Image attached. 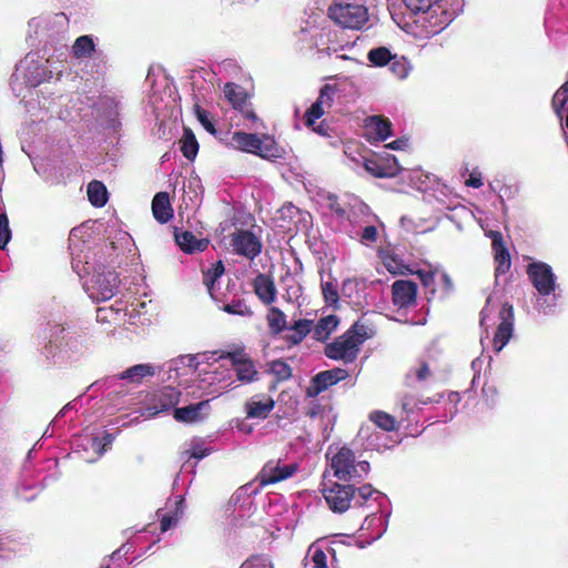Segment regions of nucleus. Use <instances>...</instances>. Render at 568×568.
<instances>
[{
	"label": "nucleus",
	"instance_id": "f257e3e1",
	"mask_svg": "<svg viewBox=\"0 0 568 568\" xmlns=\"http://www.w3.org/2000/svg\"><path fill=\"white\" fill-rule=\"evenodd\" d=\"M515 314L513 305L489 296L486 306L480 313V326L488 336V328L495 327L493 336V348L499 353L514 335Z\"/></svg>",
	"mask_w": 568,
	"mask_h": 568
},
{
	"label": "nucleus",
	"instance_id": "f03ea898",
	"mask_svg": "<svg viewBox=\"0 0 568 568\" xmlns=\"http://www.w3.org/2000/svg\"><path fill=\"white\" fill-rule=\"evenodd\" d=\"M367 331L364 323L355 322L344 334L325 345V356L334 361L353 363L361 351V345L371 337Z\"/></svg>",
	"mask_w": 568,
	"mask_h": 568
},
{
	"label": "nucleus",
	"instance_id": "7ed1b4c3",
	"mask_svg": "<svg viewBox=\"0 0 568 568\" xmlns=\"http://www.w3.org/2000/svg\"><path fill=\"white\" fill-rule=\"evenodd\" d=\"M225 144L234 150L252 153L265 160L281 158L277 143L273 138L265 134L260 138L255 133L236 131L232 133Z\"/></svg>",
	"mask_w": 568,
	"mask_h": 568
},
{
	"label": "nucleus",
	"instance_id": "20e7f679",
	"mask_svg": "<svg viewBox=\"0 0 568 568\" xmlns=\"http://www.w3.org/2000/svg\"><path fill=\"white\" fill-rule=\"evenodd\" d=\"M331 467L334 476L339 480L359 484L371 471V465L366 460L356 462L354 452L343 446L331 458Z\"/></svg>",
	"mask_w": 568,
	"mask_h": 568
},
{
	"label": "nucleus",
	"instance_id": "39448f33",
	"mask_svg": "<svg viewBox=\"0 0 568 568\" xmlns=\"http://www.w3.org/2000/svg\"><path fill=\"white\" fill-rule=\"evenodd\" d=\"M527 274L538 293L542 296L537 302L539 312L550 314L554 312L555 303H548L546 296L555 293L556 275L551 267L542 262H534L529 264Z\"/></svg>",
	"mask_w": 568,
	"mask_h": 568
},
{
	"label": "nucleus",
	"instance_id": "423d86ee",
	"mask_svg": "<svg viewBox=\"0 0 568 568\" xmlns=\"http://www.w3.org/2000/svg\"><path fill=\"white\" fill-rule=\"evenodd\" d=\"M219 359H229L235 371L236 378L247 384L257 379L258 372L244 346L233 345L231 349H219L213 353Z\"/></svg>",
	"mask_w": 568,
	"mask_h": 568
},
{
	"label": "nucleus",
	"instance_id": "0eeeda50",
	"mask_svg": "<svg viewBox=\"0 0 568 568\" xmlns=\"http://www.w3.org/2000/svg\"><path fill=\"white\" fill-rule=\"evenodd\" d=\"M328 16L343 28L356 30L368 20L366 7L354 3H335L328 8Z\"/></svg>",
	"mask_w": 568,
	"mask_h": 568
},
{
	"label": "nucleus",
	"instance_id": "6e6552de",
	"mask_svg": "<svg viewBox=\"0 0 568 568\" xmlns=\"http://www.w3.org/2000/svg\"><path fill=\"white\" fill-rule=\"evenodd\" d=\"M323 496L333 513H345L351 507L356 488L353 484L334 483L332 487L322 490Z\"/></svg>",
	"mask_w": 568,
	"mask_h": 568
},
{
	"label": "nucleus",
	"instance_id": "1a4fd4ad",
	"mask_svg": "<svg viewBox=\"0 0 568 568\" xmlns=\"http://www.w3.org/2000/svg\"><path fill=\"white\" fill-rule=\"evenodd\" d=\"M298 470L296 463L282 465L281 460H268L256 476L260 486L265 487L292 477Z\"/></svg>",
	"mask_w": 568,
	"mask_h": 568
},
{
	"label": "nucleus",
	"instance_id": "9d476101",
	"mask_svg": "<svg viewBox=\"0 0 568 568\" xmlns=\"http://www.w3.org/2000/svg\"><path fill=\"white\" fill-rule=\"evenodd\" d=\"M231 245L235 254L253 261L262 252V242L248 230H236L231 235Z\"/></svg>",
	"mask_w": 568,
	"mask_h": 568
},
{
	"label": "nucleus",
	"instance_id": "9b49d317",
	"mask_svg": "<svg viewBox=\"0 0 568 568\" xmlns=\"http://www.w3.org/2000/svg\"><path fill=\"white\" fill-rule=\"evenodd\" d=\"M181 395L182 393L178 388L171 386L155 390L145 407L148 416L154 417L160 413L175 408L180 402Z\"/></svg>",
	"mask_w": 568,
	"mask_h": 568
},
{
	"label": "nucleus",
	"instance_id": "f8f14e48",
	"mask_svg": "<svg viewBox=\"0 0 568 568\" xmlns=\"http://www.w3.org/2000/svg\"><path fill=\"white\" fill-rule=\"evenodd\" d=\"M364 169L377 179H392L402 171L397 158L393 154L365 159Z\"/></svg>",
	"mask_w": 568,
	"mask_h": 568
},
{
	"label": "nucleus",
	"instance_id": "ddd939ff",
	"mask_svg": "<svg viewBox=\"0 0 568 568\" xmlns=\"http://www.w3.org/2000/svg\"><path fill=\"white\" fill-rule=\"evenodd\" d=\"M348 376V372L339 367L320 372L312 377L311 385L306 389V395L308 397H316L329 387L345 381Z\"/></svg>",
	"mask_w": 568,
	"mask_h": 568
},
{
	"label": "nucleus",
	"instance_id": "4468645a",
	"mask_svg": "<svg viewBox=\"0 0 568 568\" xmlns=\"http://www.w3.org/2000/svg\"><path fill=\"white\" fill-rule=\"evenodd\" d=\"M480 227L484 230L486 236L491 239V245L495 254L496 262V277L501 274H505L509 271L511 262L510 255L504 244L503 235L498 231L487 230L486 225L479 221Z\"/></svg>",
	"mask_w": 568,
	"mask_h": 568
},
{
	"label": "nucleus",
	"instance_id": "2eb2a0df",
	"mask_svg": "<svg viewBox=\"0 0 568 568\" xmlns=\"http://www.w3.org/2000/svg\"><path fill=\"white\" fill-rule=\"evenodd\" d=\"M417 284L409 280H397L392 285L393 304L399 308H408L416 305Z\"/></svg>",
	"mask_w": 568,
	"mask_h": 568
},
{
	"label": "nucleus",
	"instance_id": "dca6fc26",
	"mask_svg": "<svg viewBox=\"0 0 568 568\" xmlns=\"http://www.w3.org/2000/svg\"><path fill=\"white\" fill-rule=\"evenodd\" d=\"M364 131L368 141H386L393 135V124L383 115H372L365 119Z\"/></svg>",
	"mask_w": 568,
	"mask_h": 568
},
{
	"label": "nucleus",
	"instance_id": "f3484780",
	"mask_svg": "<svg viewBox=\"0 0 568 568\" xmlns=\"http://www.w3.org/2000/svg\"><path fill=\"white\" fill-rule=\"evenodd\" d=\"M253 291L258 300L265 304L271 305L276 300L277 290L274 280L264 273H260L252 282Z\"/></svg>",
	"mask_w": 568,
	"mask_h": 568
},
{
	"label": "nucleus",
	"instance_id": "a211bd4d",
	"mask_svg": "<svg viewBox=\"0 0 568 568\" xmlns=\"http://www.w3.org/2000/svg\"><path fill=\"white\" fill-rule=\"evenodd\" d=\"M275 407V400L271 396L255 395L245 403L247 418L265 419Z\"/></svg>",
	"mask_w": 568,
	"mask_h": 568
},
{
	"label": "nucleus",
	"instance_id": "6ab92c4d",
	"mask_svg": "<svg viewBox=\"0 0 568 568\" xmlns=\"http://www.w3.org/2000/svg\"><path fill=\"white\" fill-rule=\"evenodd\" d=\"M174 239L180 248L187 254L203 252L209 246V240L197 239L191 231L175 229Z\"/></svg>",
	"mask_w": 568,
	"mask_h": 568
},
{
	"label": "nucleus",
	"instance_id": "aec40b11",
	"mask_svg": "<svg viewBox=\"0 0 568 568\" xmlns=\"http://www.w3.org/2000/svg\"><path fill=\"white\" fill-rule=\"evenodd\" d=\"M152 213L154 219L161 223H168L173 217V207L168 192H159L152 200Z\"/></svg>",
	"mask_w": 568,
	"mask_h": 568
},
{
	"label": "nucleus",
	"instance_id": "412c9836",
	"mask_svg": "<svg viewBox=\"0 0 568 568\" xmlns=\"http://www.w3.org/2000/svg\"><path fill=\"white\" fill-rule=\"evenodd\" d=\"M206 406H209V400H202L195 404H190L184 407H175L173 409V417L179 423H196L202 420L203 416L201 412Z\"/></svg>",
	"mask_w": 568,
	"mask_h": 568
},
{
	"label": "nucleus",
	"instance_id": "4be33fe9",
	"mask_svg": "<svg viewBox=\"0 0 568 568\" xmlns=\"http://www.w3.org/2000/svg\"><path fill=\"white\" fill-rule=\"evenodd\" d=\"M184 514V498L182 496H178L174 503V509L169 513L161 514L159 509L156 515L160 517V530L162 532L168 531L172 527H174Z\"/></svg>",
	"mask_w": 568,
	"mask_h": 568
},
{
	"label": "nucleus",
	"instance_id": "5701e85b",
	"mask_svg": "<svg viewBox=\"0 0 568 568\" xmlns=\"http://www.w3.org/2000/svg\"><path fill=\"white\" fill-rule=\"evenodd\" d=\"M118 277L113 273L100 274L95 281V290L98 300L108 301L112 298L118 292Z\"/></svg>",
	"mask_w": 568,
	"mask_h": 568
},
{
	"label": "nucleus",
	"instance_id": "b1692460",
	"mask_svg": "<svg viewBox=\"0 0 568 568\" xmlns=\"http://www.w3.org/2000/svg\"><path fill=\"white\" fill-rule=\"evenodd\" d=\"M266 373L274 377V381L270 386L271 390H275L278 384L291 379L293 376L292 367L281 358L270 362Z\"/></svg>",
	"mask_w": 568,
	"mask_h": 568
},
{
	"label": "nucleus",
	"instance_id": "393cba45",
	"mask_svg": "<svg viewBox=\"0 0 568 568\" xmlns=\"http://www.w3.org/2000/svg\"><path fill=\"white\" fill-rule=\"evenodd\" d=\"M338 324L339 318L334 314L320 318L313 327V338L318 342H325L336 331Z\"/></svg>",
	"mask_w": 568,
	"mask_h": 568
},
{
	"label": "nucleus",
	"instance_id": "a878e982",
	"mask_svg": "<svg viewBox=\"0 0 568 568\" xmlns=\"http://www.w3.org/2000/svg\"><path fill=\"white\" fill-rule=\"evenodd\" d=\"M154 374L155 369L151 364H138L120 373L118 378L132 384H140L145 377H152Z\"/></svg>",
	"mask_w": 568,
	"mask_h": 568
},
{
	"label": "nucleus",
	"instance_id": "bb28decb",
	"mask_svg": "<svg viewBox=\"0 0 568 568\" xmlns=\"http://www.w3.org/2000/svg\"><path fill=\"white\" fill-rule=\"evenodd\" d=\"M268 331L272 335H280L287 328L286 315L284 312L276 307L271 306L266 314Z\"/></svg>",
	"mask_w": 568,
	"mask_h": 568
},
{
	"label": "nucleus",
	"instance_id": "cd10ccee",
	"mask_svg": "<svg viewBox=\"0 0 568 568\" xmlns=\"http://www.w3.org/2000/svg\"><path fill=\"white\" fill-rule=\"evenodd\" d=\"M87 193L90 203L95 207H102L108 202V190L101 181H91L88 184Z\"/></svg>",
	"mask_w": 568,
	"mask_h": 568
},
{
	"label": "nucleus",
	"instance_id": "c85d7f7f",
	"mask_svg": "<svg viewBox=\"0 0 568 568\" xmlns=\"http://www.w3.org/2000/svg\"><path fill=\"white\" fill-rule=\"evenodd\" d=\"M180 143V150L183 156L190 161H193L199 152V143L193 131L190 128H184L183 136Z\"/></svg>",
	"mask_w": 568,
	"mask_h": 568
},
{
	"label": "nucleus",
	"instance_id": "c756f323",
	"mask_svg": "<svg viewBox=\"0 0 568 568\" xmlns=\"http://www.w3.org/2000/svg\"><path fill=\"white\" fill-rule=\"evenodd\" d=\"M95 51V44L91 36H80L72 45V54L77 59L91 58Z\"/></svg>",
	"mask_w": 568,
	"mask_h": 568
},
{
	"label": "nucleus",
	"instance_id": "7c9ffc66",
	"mask_svg": "<svg viewBox=\"0 0 568 568\" xmlns=\"http://www.w3.org/2000/svg\"><path fill=\"white\" fill-rule=\"evenodd\" d=\"M224 95L234 109L243 106L244 102H246L248 98L247 92L242 87L233 82H227L224 85Z\"/></svg>",
	"mask_w": 568,
	"mask_h": 568
},
{
	"label": "nucleus",
	"instance_id": "2f4dec72",
	"mask_svg": "<svg viewBox=\"0 0 568 568\" xmlns=\"http://www.w3.org/2000/svg\"><path fill=\"white\" fill-rule=\"evenodd\" d=\"M312 328L313 321L311 320L303 318L295 321L291 326L293 334L287 336V341L293 345H297L311 333Z\"/></svg>",
	"mask_w": 568,
	"mask_h": 568
},
{
	"label": "nucleus",
	"instance_id": "473e14b6",
	"mask_svg": "<svg viewBox=\"0 0 568 568\" xmlns=\"http://www.w3.org/2000/svg\"><path fill=\"white\" fill-rule=\"evenodd\" d=\"M378 256L383 263V265L387 268L388 272L396 274V273H403L404 268L406 267L404 265L403 260L395 254L390 250H381L378 252Z\"/></svg>",
	"mask_w": 568,
	"mask_h": 568
},
{
	"label": "nucleus",
	"instance_id": "72a5a7b5",
	"mask_svg": "<svg viewBox=\"0 0 568 568\" xmlns=\"http://www.w3.org/2000/svg\"><path fill=\"white\" fill-rule=\"evenodd\" d=\"M369 419L381 429L386 432H393L398 428V423L395 417L383 410L372 412Z\"/></svg>",
	"mask_w": 568,
	"mask_h": 568
},
{
	"label": "nucleus",
	"instance_id": "f704fd0d",
	"mask_svg": "<svg viewBox=\"0 0 568 568\" xmlns=\"http://www.w3.org/2000/svg\"><path fill=\"white\" fill-rule=\"evenodd\" d=\"M394 55H392L390 51L386 47H378L375 49H372L367 58L371 63H373L376 67H384L394 59Z\"/></svg>",
	"mask_w": 568,
	"mask_h": 568
},
{
	"label": "nucleus",
	"instance_id": "c9c22d12",
	"mask_svg": "<svg viewBox=\"0 0 568 568\" xmlns=\"http://www.w3.org/2000/svg\"><path fill=\"white\" fill-rule=\"evenodd\" d=\"M225 267L223 262L220 260L211 265L205 272H203V281L211 292L214 283L224 274Z\"/></svg>",
	"mask_w": 568,
	"mask_h": 568
},
{
	"label": "nucleus",
	"instance_id": "e433bc0d",
	"mask_svg": "<svg viewBox=\"0 0 568 568\" xmlns=\"http://www.w3.org/2000/svg\"><path fill=\"white\" fill-rule=\"evenodd\" d=\"M407 9L414 13H426L438 4L439 0H403Z\"/></svg>",
	"mask_w": 568,
	"mask_h": 568
},
{
	"label": "nucleus",
	"instance_id": "4c0bfd02",
	"mask_svg": "<svg viewBox=\"0 0 568 568\" xmlns=\"http://www.w3.org/2000/svg\"><path fill=\"white\" fill-rule=\"evenodd\" d=\"M223 311L240 316H251L253 314L250 306L243 300H234L223 306Z\"/></svg>",
	"mask_w": 568,
	"mask_h": 568
},
{
	"label": "nucleus",
	"instance_id": "58836bf2",
	"mask_svg": "<svg viewBox=\"0 0 568 568\" xmlns=\"http://www.w3.org/2000/svg\"><path fill=\"white\" fill-rule=\"evenodd\" d=\"M325 113V108L322 104L321 101H315L310 109L305 112V125L306 126H313L315 125L316 121L323 116Z\"/></svg>",
	"mask_w": 568,
	"mask_h": 568
},
{
	"label": "nucleus",
	"instance_id": "ea45409f",
	"mask_svg": "<svg viewBox=\"0 0 568 568\" xmlns=\"http://www.w3.org/2000/svg\"><path fill=\"white\" fill-rule=\"evenodd\" d=\"M337 93V87L335 84H324L320 90V95L316 101L322 100V104L325 109H329L333 105L334 97Z\"/></svg>",
	"mask_w": 568,
	"mask_h": 568
},
{
	"label": "nucleus",
	"instance_id": "a19ab883",
	"mask_svg": "<svg viewBox=\"0 0 568 568\" xmlns=\"http://www.w3.org/2000/svg\"><path fill=\"white\" fill-rule=\"evenodd\" d=\"M430 376L432 371L429 368L428 363L420 361L419 366L417 368H413L407 373L406 382L409 383L412 378H415L418 382H424Z\"/></svg>",
	"mask_w": 568,
	"mask_h": 568
},
{
	"label": "nucleus",
	"instance_id": "79ce46f5",
	"mask_svg": "<svg viewBox=\"0 0 568 568\" xmlns=\"http://www.w3.org/2000/svg\"><path fill=\"white\" fill-rule=\"evenodd\" d=\"M324 301L329 305H335L339 301L337 286L332 282H322L321 284Z\"/></svg>",
	"mask_w": 568,
	"mask_h": 568
},
{
	"label": "nucleus",
	"instance_id": "37998d69",
	"mask_svg": "<svg viewBox=\"0 0 568 568\" xmlns=\"http://www.w3.org/2000/svg\"><path fill=\"white\" fill-rule=\"evenodd\" d=\"M195 114L202 126L211 134L216 135V129L214 123L209 116V112L202 109L200 105H195Z\"/></svg>",
	"mask_w": 568,
	"mask_h": 568
},
{
	"label": "nucleus",
	"instance_id": "c03bdc74",
	"mask_svg": "<svg viewBox=\"0 0 568 568\" xmlns=\"http://www.w3.org/2000/svg\"><path fill=\"white\" fill-rule=\"evenodd\" d=\"M11 239L9 219L6 213L0 215V248L4 250Z\"/></svg>",
	"mask_w": 568,
	"mask_h": 568
},
{
	"label": "nucleus",
	"instance_id": "a18cd8bd",
	"mask_svg": "<svg viewBox=\"0 0 568 568\" xmlns=\"http://www.w3.org/2000/svg\"><path fill=\"white\" fill-rule=\"evenodd\" d=\"M390 61L392 72L399 79H404L408 75L409 67L405 59H397L396 55Z\"/></svg>",
	"mask_w": 568,
	"mask_h": 568
},
{
	"label": "nucleus",
	"instance_id": "49530a36",
	"mask_svg": "<svg viewBox=\"0 0 568 568\" xmlns=\"http://www.w3.org/2000/svg\"><path fill=\"white\" fill-rule=\"evenodd\" d=\"M64 332H65V328L63 325L55 324L52 327L51 339L49 342V345L45 346V348L51 347L53 342L58 343V345H57L58 347L68 346L69 342L64 341L65 339Z\"/></svg>",
	"mask_w": 568,
	"mask_h": 568
},
{
	"label": "nucleus",
	"instance_id": "de8ad7c7",
	"mask_svg": "<svg viewBox=\"0 0 568 568\" xmlns=\"http://www.w3.org/2000/svg\"><path fill=\"white\" fill-rule=\"evenodd\" d=\"M308 552L314 568H327V557L321 548L311 546Z\"/></svg>",
	"mask_w": 568,
	"mask_h": 568
},
{
	"label": "nucleus",
	"instance_id": "09e8293b",
	"mask_svg": "<svg viewBox=\"0 0 568 568\" xmlns=\"http://www.w3.org/2000/svg\"><path fill=\"white\" fill-rule=\"evenodd\" d=\"M113 440V434L105 432L102 437H94L92 439V448L102 454L106 450V447L112 445Z\"/></svg>",
	"mask_w": 568,
	"mask_h": 568
},
{
	"label": "nucleus",
	"instance_id": "8fccbe9b",
	"mask_svg": "<svg viewBox=\"0 0 568 568\" xmlns=\"http://www.w3.org/2000/svg\"><path fill=\"white\" fill-rule=\"evenodd\" d=\"M464 185L473 189H479L484 185L483 173L478 169L470 171L468 178L464 181Z\"/></svg>",
	"mask_w": 568,
	"mask_h": 568
},
{
	"label": "nucleus",
	"instance_id": "3c124183",
	"mask_svg": "<svg viewBox=\"0 0 568 568\" xmlns=\"http://www.w3.org/2000/svg\"><path fill=\"white\" fill-rule=\"evenodd\" d=\"M378 237L377 227L374 225H367L363 229L362 235H361V242L363 244H371L375 243Z\"/></svg>",
	"mask_w": 568,
	"mask_h": 568
},
{
	"label": "nucleus",
	"instance_id": "603ef678",
	"mask_svg": "<svg viewBox=\"0 0 568 568\" xmlns=\"http://www.w3.org/2000/svg\"><path fill=\"white\" fill-rule=\"evenodd\" d=\"M567 100H568V97H566V94H560V88H559L552 98V108L558 116H561V113L565 112V104H566Z\"/></svg>",
	"mask_w": 568,
	"mask_h": 568
},
{
	"label": "nucleus",
	"instance_id": "864d4df0",
	"mask_svg": "<svg viewBox=\"0 0 568 568\" xmlns=\"http://www.w3.org/2000/svg\"><path fill=\"white\" fill-rule=\"evenodd\" d=\"M241 568H271L267 560L261 556H253L244 561Z\"/></svg>",
	"mask_w": 568,
	"mask_h": 568
},
{
	"label": "nucleus",
	"instance_id": "5fc2aeb1",
	"mask_svg": "<svg viewBox=\"0 0 568 568\" xmlns=\"http://www.w3.org/2000/svg\"><path fill=\"white\" fill-rule=\"evenodd\" d=\"M236 110H239L245 119L254 123L258 121V116L250 103L244 102L243 106H239Z\"/></svg>",
	"mask_w": 568,
	"mask_h": 568
},
{
	"label": "nucleus",
	"instance_id": "6e6d98bb",
	"mask_svg": "<svg viewBox=\"0 0 568 568\" xmlns=\"http://www.w3.org/2000/svg\"><path fill=\"white\" fill-rule=\"evenodd\" d=\"M236 110H239L245 119L254 123L258 121V116L250 103L244 102L243 106H239Z\"/></svg>",
	"mask_w": 568,
	"mask_h": 568
},
{
	"label": "nucleus",
	"instance_id": "4d7b16f0",
	"mask_svg": "<svg viewBox=\"0 0 568 568\" xmlns=\"http://www.w3.org/2000/svg\"><path fill=\"white\" fill-rule=\"evenodd\" d=\"M358 495L362 498L363 503L369 499L376 489L371 484H365L361 486L358 489Z\"/></svg>",
	"mask_w": 568,
	"mask_h": 568
},
{
	"label": "nucleus",
	"instance_id": "13d9d810",
	"mask_svg": "<svg viewBox=\"0 0 568 568\" xmlns=\"http://www.w3.org/2000/svg\"><path fill=\"white\" fill-rule=\"evenodd\" d=\"M408 146V139L407 138H399L394 140L393 142L386 144V148L392 150H404Z\"/></svg>",
	"mask_w": 568,
	"mask_h": 568
},
{
	"label": "nucleus",
	"instance_id": "bf43d9fd",
	"mask_svg": "<svg viewBox=\"0 0 568 568\" xmlns=\"http://www.w3.org/2000/svg\"><path fill=\"white\" fill-rule=\"evenodd\" d=\"M209 455V449L201 446H195L191 450L190 457L194 459H202Z\"/></svg>",
	"mask_w": 568,
	"mask_h": 568
},
{
	"label": "nucleus",
	"instance_id": "052dcab7",
	"mask_svg": "<svg viewBox=\"0 0 568 568\" xmlns=\"http://www.w3.org/2000/svg\"><path fill=\"white\" fill-rule=\"evenodd\" d=\"M442 282L446 291H450L453 288V283L447 274L442 275Z\"/></svg>",
	"mask_w": 568,
	"mask_h": 568
},
{
	"label": "nucleus",
	"instance_id": "680f3d73",
	"mask_svg": "<svg viewBox=\"0 0 568 568\" xmlns=\"http://www.w3.org/2000/svg\"><path fill=\"white\" fill-rule=\"evenodd\" d=\"M311 128L321 135H327V126H324L323 124H320L318 126L313 125Z\"/></svg>",
	"mask_w": 568,
	"mask_h": 568
},
{
	"label": "nucleus",
	"instance_id": "e2e57ef3",
	"mask_svg": "<svg viewBox=\"0 0 568 568\" xmlns=\"http://www.w3.org/2000/svg\"><path fill=\"white\" fill-rule=\"evenodd\" d=\"M332 210L338 215V216H344L345 215V210L343 207H341L339 204H336V205H333L332 204Z\"/></svg>",
	"mask_w": 568,
	"mask_h": 568
},
{
	"label": "nucleus",
	"instance_id": "0e129e2a",
	"mask_svg": "<svg viewBox=\"0 0 568 568\" xmlns=\"http://www.w3.org/2000/svg\"><path fill=\"white\" fill-rule=\"evenodd\" d=\"M559 118H560V120H561V124H562V126H564L566 130H568V115L566 114V115L564 116V113H561V116H559Z\"/></svg>",
	"mask_w": 568,
	"mask_h": 568
},
{
	"label": "nucleus",
	"instance_id": "69168bd1",
	"mask_svg": "<svg viewBox=\"0 0 568 568\" xmlns=\"http://www.w3.org/2000/svg\"><path fill=\"white\" fill-rule=\"evenodd\" d=\"M409 406V400L406 398V396L402 400V407L404 410H407V407Z\"/></svg>",
	"mask_w": 568,
	"mask_h": 568
},
{
	"label": "nucleus",
	"instance_id": "338daca9",
	"mask_svg": "<svg viewBox=\"0 0 568 568\" xmlns=\"http://www.w3.org/2000/svg\"><path fill=\"white\" fill-rule=\"evenodd\" d=\"M316 414H317V413H316V410H314V409H310V410L306 413V416H308V417H312V418H313V417H315V416H316Z\"/></svg>",
	"mask_w": 568,
	"mask_h": 568
},
{
	"label": "nucleus",
	"instance_id": "774afa93",
	"mask_svg": "<svg viewBox=\"0 0 568 568\" xmlns=\"http://www.w3.org/2000/svg\"><path fill=\"white\" fill-rule=\"evenodd\" d=\"M477 364H478V359L477 361H473L471 368L475 369Z\"/></svg>",
	"mask_w": 568,
	"mask_h": 568
}]
</instances>
